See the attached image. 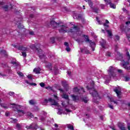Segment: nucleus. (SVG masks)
<instances>
[{
	"mask_svg": "<svg viewBox=\"0 0 130 130\" xmlns=\"http://www.w3.org/2000/svg\"><path fill=\"white\" fill-rule=\"evenodd\" d=\"M110 8H111L112 9H116V5H115V4H113V3H110Z\"/></svg>",
	"mask_w": 130,
	"mask_h": 130,
	"instance_id": "bb28decb",
	"label": "nucleus"
},
{
	"mask_svg": "<svg viewBox=\"0 0 130 130\" xmlns=\"http://www.w3.org/2000/svg\"><path fill=\"white\" fill-rule=\"evenodd\" d=\"M62 98H63L64 99H66V100H69V95L67 94H63Z\"/></svg>",
	"mask_w": 130,
	"mask_h": 130,
	"instance_id": "2f4dec72",
	"label": "nucleus"
},
{
	"mask_svg": "<svg viewBox=\"0 0 130 130\" xmlns=\"http://www.w3.org/2000/svg\"><path fill=\"white\" fill-rule=\"evenodd\" d=\"M104 26H105V30L106 31L107 30V28L109 27V25L106 24V23H104Z\"/></svg>",
	"mask_w": 130,
	"mask_h": 130,
	"instance_id": "e433bc0d",
	"label": "nucleus"
},
{
	"mask_svg": "<svg viewBox=\"0 0 130 130\" xmlns=\"http://www.w3.org/2000/svg\"><path fill=\"white\" fill-rule=\"evenodd\" d=\"M106 32L108 33V35H109V37H111L112 36V32L110 30H106Z\"/></svg>",
	"mask_w": 130,
	"mask_h": 130,
	"instance_id": "7c9ffc66",
	"label": "nucleus"
},
{
	"mask_svg": "<svg viewBox=\"0 0 130 130\" xmlns=\"http://www.w3.org/2000/svg\"><path fill=\"white\" fill-rule=\"evenodd\" d=\"M65 110L67 111V112H71V110L68 109H65Z\"/></svg>",
	"mask_w": 130,
	"mask_h": 130,
	"instance_id": "774afa93",
	"label": "nucleus"
},
{
	"mask_svg": "<svg viewBox=\"0 0 130 130\" xmlns=\"http://www.w3.org/2000/svg\"><path fill=\"white\" fill-rule=\"evenodd\" d=\"M82 37H84L85 42H91L92 40H90L89 36L86 35H82Z\"/></svg>",
	"mask_w": 130,
	"mask_h": 130,
	"instance_id": "dca6fc26",
	"label": "nucleus"
},
{
	"mask_svg": "<svg viewBox=\"0 0 130 130\" xmlns=\"http://www.w3.org/2000/svg\"><path fill=\"white\" fill-rule=\"evenodd\" d=\"M29 35H34V31H30Z\"/></svg>",
	"mask_w": 130,
	"mask_h": 130,
	"instance_id": "69168bd1",
	"label": "nucleus"
},
{
	"mask_svg": "<svg viewBox=\"0 0 130 130\" xmlns=\"http://www.w3.org/2000/svg\"><path fill=\"white\" fill-rule=\"evenodd\" d=\"M124 78L125 82H128V81H129V77L125 76Z\"/></svg>",
	"mask_w": 130,
	"mask_h": 130,
	"instance_id": "de8ad7c7",
	"label": "nucleus"
},
{
	"mask_svg": "<svg viewBox=\"0 0 130 130\" xmlns=\"http://www.w3.org/2000/svg\"><path fill=\"white\" fill-rule=\"evenodd\" d=\"M29 85H30V86H37V84L35 83H30Z\"/></svg>",
	"mask_w": 130,
	"mask_h": 130,
	"instance_id": "5fc2aeb1",
	"label": "nucleus"
},
{
	"mask_svg": "<svg viewBox=\"0 0 130 130\" xmlns=\"http://www.w3.org/2000/svg\"><path fill=\"white\" fill-rule=\"evenodd\" d=\"M37 47H38L37 45L36 46L35 44H31L30 46V48H31V49H36Z\"/></svg>",
	"mask_w": 130,
	"mask_h": 130,
	"instance_id": "c85d7f7f",
	"label": "nucleus"
},
{
	"mask_svg": "<svg viewBox=\"0 0 130 130\" xmlns=\"http://www.w3.org/2000/svg\"><path fill=\"white\" fill-rule=\"evenodd\" d=\"M0 53L4 54L6 56L8 55V53H7V51H6L5 50H2V48H0Z\"/></svg>",
	"mask_w": 130,
	"mask_h": 130,
	"instance_id": "aec40b11",
	"label": "nucleus"
},
{
	"mask_svg": "<svg viewBox=\"0 0 130 130\" xmlns=\"http://www.w3.org/2000/svg\"><path fill=\"white\" fill-rule=\"evenodd\" d=\"M40 86H41V87H42V88H44V87H45V84H44V83L43 82H41V83H40Z\"/></svg>",
	"mask_w": 130,
	"mask_h": 130,
	"instance_id": "8fccbe9b",
	"label": "nucleus"
},
{
	"mask_svg": "<svg viewBox=\"0 0 130 130\" xmlns=\"http://www.w3.org/2000/svg\"><path fill=\"white\" fill-rule=\"evenodd\" d=\"M0 105L1 107H3V108H4L5 109H8V107H7V105L4 103H0Z\"/></svg>",
	"mask_w": 130,
	"mask_h": 130,
	"instance_id": "b1692460",
	"label": "nucleus"
},
{
	"mask_svg": "<svg viewBox=\"0 0 130 130\" xmlns=\"http://www.w3.org/2000/svg\"><path fill=\"white\" fill-rule=\"evenodd\" d=\"M86 88L87 90H89V93L93 98L99 97V93H98V92L94 88V87H90L89 86H87Z\"/></svg>",
	"mask_w": 130,
	"mask_h": 130,
	"instance_id": "f03ea898",
	"label": "nucleus"
},
{
	"mask_svg": "<svg viewBox=\"0 0 130 130\" xmlns=\"http://www.w3.org/2000/svg\"><path fill=\"white\" fill-rule=\"evenodd\" d=\"M109 74L110 76L113 78H115V77H116V74L114 72V69H113V68L112 66L109 68Z\"/></svg>",
	"mask_w": 130,
	"mask_h": 130,
	"instance_id": "423d86ee",
	"label": "nucleus"
},
{
	"mask_svg": "<svg viewBox=\"0 0 130 130\" xmlns=\"http://www.w3.org/2000/svg\"><path fill=\"white\" fill-rule=\"evenodd\" d=\"M66 50L68 52L71 51V48H70V46L66 47Z\"/></svg>",
	"mask_w": 130,
	"mask_h": 130,
	"instance_id": "052dcab7",
	"label": "nucleus"
},
{
	"mask_svg": "<svg viewBox=\"0 0 130 130\" xmlns=\"http://www.w3.org/2000/svg\"><path fill=\"white\" fill-rule=\"evenodd\" d=\"M27 78H28V79H29L30 80H32V76L31 75H28Z\"/></svg>",
	"mask_w": 130,
	"mask_h": 130,
	"instance_id": "0e129e2a",
	"label": "nucleus"
},
{
	"mask_svg": "<svg viewBox=\"0 0 130 130\" xmlns=\"http://www.w3.org/2000/svg\"><path fill=\"white\" fill-rule=\"evenodd\" d=\"M17 74L19 77H24V74L21 72H17Z\"/></svg>",
	"mask_w": 130,
	"mask_h": 130,
	"instance_id": "a19ab883",
	"label": "nucleus"
},
{
	"mask_svg": "<svg viewBox=\"0 0 130 130\" xmlns=\"http://www.w3.org/2000/svg\"><path fill=\"white\" fill-rule=\"evenodd\" d=\"M114 91H115L118 98H121V91L120 90H119L117 88H115L114 89Z\"/></svg>",
	"mask_w": 130,
	"mask_h": 130,
	"instance_id": "f8f14e48",
	"label": "nucleus"
},
{
	"mask_svg": "<svg viewBox=\"0 0 130 130\" xmlns=\"http://www.w3.org/2000/svg\"><path fill=\"white\" fill-rule=\"evenodd\" d=\"M120 29L121 32H124L126 34L130 32V28L126 26H124L123 24H121L120 26Z\"/></svg>",
	"mask_w": 130,
	"mask_h": 130,
	"instance_id": "39448f33",
	"label": "nucleus"
},
{
	"mask_svg": "<svg viewBox=\"0 0 130 130\" xmlns=\"http://www.w3.org/2000/svg\"><path fill=\"white\" fill-rule=\"evenodd\" d=\"M89 43L90 47H91L92 51H94L95 50V46H96V44H95V42H92V41L91 42H89Z\"/></svg>",
	"mask_w": 130,
	"mask_h": 130,
	"instance_id": "ddd939ff",
	"label": "nucleus"
},
{
	"mask_svg": "<svg viewBox=\"0 0 130 130\" xmlns=\"http://www.w3.org/2000/svg\"><path fill=\"white\" fill-rule=\"evenodd\" d=\"M37 46L38 47L36 48V50H37L38 51L37 54H38V55H40V54H43V52L42 51V49H40V46H41V45H40V44H37Z\"/></svg>",
	"mask_w": 130,
	"mask_h": 130,
	"instance_id": "9d476101",
	"label": "nucleus"
},
{
	"mask_svg": "<svg viewBox=\"0 0 130 130\" xmlns=\"http://www.w3.org/2000/svg\"><path fill=\"white\" fill-rule=\"evenodd\" d=\"M117 55H118V56L122 58V54L120 53V52H118Z\"/></svg>",
	"mask_w": 130,
	"mask_h": 130,
	"instance_id": "13d9d810",
	"label": "nucleus"
},
{
	"mask_svg": "<svg viewBox=\"0 0 130 130\" xmlns=\"http://www.w3.org/2000/svg\"><path fill=\"white\" fill-rule=\"evenodd\" d=\"M82 101L84 102V103H88V100L86 98L82 99Z\"/></svg>",
	"mask_w": 130,
	"mask_h": 130,
	"instance_id": "09e8293b",
	"label": "nucleus"
},
{
	"mask_svg": "<svg viewBox=\"0 0 130 130\" xmlns=\"http://www.w3.org/2000/svg\"><path fill=\"white\" fill-rule=\"evenodd\" d=\"M30 125H32V126L35 127V128H32L34 129H37V128H38V125H37V124H36V123H31Z\"/></svg>",
	"mask_w": 130,
	"mask_h": 130,
	"instance_id": "393cba45",
	"label": "nucleus"
},
{
	"mask_svg": "<svg viewBox=\"0 0 130 130\" xmlns=\"http://www.w3.org/2000/svg\"><path fill=\"white\" fill-rule=\"evenodd\" d=\"M59 27H61L60 29H59V33H67L68 31L67 30V26H64V25H59Z\"/></svg>",
	"mask_w": 130,
	"mask_h": 130,
	"instance_id": "0eeeda50",
	"label": "nucleus"
},
{
	"mask_svg": "<svg viewBox=\"0 0 130 130\" xmlns=\"http://www.w3.org/2000/svg\"><path fill=\"white\" fill-rule=\"evenodd\" d=\"M126 55L127 57V61H125L123 60L122 67L125 70H127V71H130V66L127 67L128 64H129V60H130V54L129 52L127 51L126 52Z\"/></svg>",
	"mask_w": 130,
	"mask_h": 130,
	"instance_id": "f257e3e1",
	"label": "nucleus"
},
{
	"mask_svg": "<svg viewBox=\"0 0 130 130\" xmlns=\"http://www.w3.org/2000/svg\"><path fill=\"white\" fill-rule=\"evenodd\" d=\"M18 28L19 29H24V25H22L21 23H19L18 25Z\"/></svg>",
	"mask_w": 130,
	"mask_h": 130,
	"instance_id": "f704fd0d",
	"label": "nucleus"
},
{
	"mask_svg": "<svg viewBox=\"0 0 130 130\" xmlns=\"http://www.w3.org/2000/svg\"><path fill=\"white\" fill-rule=\"evenodd\" d=\"M13 7V5L10 4L9 5H5L2 8L4 11H5V12H8L9 10H12Z\"/></svg>",
	"mask_w": 130,
	"mask_h": 130,
	"instance_id": "6e6552de",
	"label": "nucleus"
},
{
	"mask_svg": "<svg viewBox=\"0 0 130 130\" xmlns=\"http://www.w3.org/2000/svg\"><path fill=\"white\" fill-rule=\"evenodd\" d=\"M104 1L107 6H108V5H110V3H111V1L110 0H104Z\"/></svg>",
	"mask_w": 130,
	"mask_h": 130,
	"instance_id": "c9c22d12",
	"label": "nucleus"
},
{
	"mask_svg": "<svg viewBox=\"0 0 130 130\" xmlns=\"http://www.w3.org/2000/svg\"><path fill=\"white\" fill-rule=\"evenodd\" d=\"M67 127L69 129L75 130V128H74V126L73 125L71 124H67Z\"/></svg>",
	"mask_w": 130,
	"mask_h": 130,
	"instance_id": "412c9836",
	"label": "nucleus"
},
{
	"mask_svg": "<svg viewBox=\"0 0 130 130\" xmlns=\"http://www.w3.org/2000/svg\"><path fill=\"white\" fill-rule=\"evenodd\" d=\"M82 91L83 93L86 92L83 87H81V89H79L78 87H75L73 88V92L75 94H79V95H81V94H82Z\"/></svg>",
	"mask_w": 130,
	"mask_h": 130,
	"instance_id": "20e7f679",
	"label": "nucleus"
},
{
	"mask_svg": "<svg viewBox=\"0 0 130 130\" xmlns=\"http://www.w3.org/2000/svg\"><path fill=\"white\" fill-rule=\"evenodd\" d=\"M108 106H109V108H111V109H114L113 106L110 105V104H108Z\"/></svg>",
	"mask_w": 130,
	"mask_h": 130,
	"instance_id": "864d4df0",
	"label": "nucleus"
},
{
	"mask_svg": "<svg viewBox=\"0 0 130 130\" xmlns=\"http://www.w3.org/2000/svg\"><path fill=\"white\" fill-rule=\"evenodd\" d=\"M78 20H82V15L79 14L77 17Z\"/></svg>",
	"mask_w": 130,
	"mask_h": 130,
	"instance_id": "603ef678",
	"label": "nucleus"
},
{
	"mask_svg": "<svg viewBox=\"0 0 130 130\" xmlns=\"http://www.w3.org/2000/svg\"><path fill=\"white\" fill-rule=\"evenodd\" d=\"M44 102L45 103H48V102H50V103H51V105H54V106H56L58 104L55 100L52 98H49L48 100L45 99Z\"/></svg>",
	"mask_w": 130,
	"mask_h": 130,
	"instance_id": "7ed1b4c3",
	"label": "nucleus"
},
{
	"mask_svg": "<svg viewBox=\"0 0 130 130\" xmlns=\"http://www.w3.org/2000/svg\"><path fill=\"white\" fill-rule=\"evenodd\" d=\"M14 94H15V92H14L13 91H10V92H9V93L10 96H13V95H14Z\"/></svg>",
	"mask_w": 130,
	"mask_h": 130,
	"instance_id": "4d7b16f0",
	"label": "nucleus"
},
{
	"mask_svg": "<svg viewBox=\"0 0 130 130\" xmlns=\"http://www.w3.org/2000/svg\"><path fill=\"white\" fill-rule=\"evenodd\" d=\"M29 103L30 105H35V104H36V102H35V101H34V100H29Z\"/></svg>",
	"mask_w": 130,
	"mask_h": 130,
	"instance_id": "a878e982",
	"label": "nucleus"
},
{
	"mask_svg": "<svg viewBox=\"0 0 130 130\" xmlns=\"http://www.w3.org/2000/svg\"><path fill=\"white\" fill-rule=\"evenodd\" d=\"M96 19L97 22L99 23V24L100 25H101V23L100 20H99V18L98 17H96Z\"/></svg>",
	"mask_w": 130,
	"mask_h": 130,
	"instance_id": "bf43d9fd",
	"label": "nucleus"
},
{
	"mask_svg": "<svg viewBox=\"0 0 130 130\" xmlns=\"http://www.w3.org/2000/svg\"><path fill=\"white\" fill-rule=\"evenodd\" d=\"M117 72L119 74H122L123 73V71H122V70L121 69H118Z\"/></svg>",
	"mask_w": 130,
	"mask_h": 130,
	"instance_id": "3c124183",
	"label": "nucleus"
},
{
	"mask_svg": "<svg viewBox=\"0 0 130 130\" xmlns=\"http://www.w3.org/2000/svg\"><path fill=\"white\" fill-rule=\"evenodd\" d=\"M88 4L89 6L90 7V8L92 9V8H93V3H92V2H91V1L89 0L88 2Z\"/></svg>",
	"mask_w": 130,
	"mask_h": 130,
	"instance_id": "72a5a7b5",
	"label": "nucleus"
},
{
	"mask_svg": "<svg viewBox=\"0 0 130 130\" xmlns=\"http://www.w3.org/2000/svg\"><path fill=\"white\" fill-rule=\"evenodd\" d=\"M71 97L72 98V100L74 101V102H77V101H79L80 98H79V96L75 95V94H72L71 95Z\"/></svg>",
	"mask_w": 130,
	"mask_h": 130,
	"instance_id": "2eb2a0df",
	"label": "nucleus"
},
{
	"mask_svg": "<svg viewBox=\"0 0 130 130\" xmlns=\"http://www.w3.org/2000/svg\"><path fill=\"white\" fill-rule=\"evenodd\" d=\"M126 37H127L128 41H129V42H130V35L126 34Z\"/></svg>",
	"mask_w": 130,
	"mask_h": 130,
	"instance_id": "e2e57ef3",
	"label": "nucleus"
},
{
	"mask_svg": "<svg viewBox=\"0 0 130 130\" xmlns=\"http://www.w3.org/2000/svg\"><path fill=\"white\" fill-rule=\"evenodd\" d=\"M64 45L65 46H67V47H68L69 46V43L67 42H65L64 43Z\"/></svg>",
	"mask_w": 130,
	"mask_h": 130,
	"instance_id": "6e6d98bb",
	"label": "nucleus"
},
{
	"mask_svg": "<svg viewBox=\"0 0 130 130\" xmlns=\"http://www.w3.org/2000/svg\"><path fill=\"white\" fill-rule=\"evenodd\" d=\"M119 36H115V41H119Z\"/></svg>",
	"mask_w": 130,
	"mask_h": 130,
	"instance_id": "79ce46f5",
	"label": "nucleus"
},
{
	"mask_svg": "<svg viewBox=\"0 0 130 130\" xmlns=\"http://www.w3.org/2000/svg\"><path fill=\"white\" fill-rule=\"evenodd\" d=\"M62 85L63 87L66 88V91H69V85L67 84V82L66 81H62Z\"/></svg>",
	"mask_w": 130,
	"mask_h": 130,
	"instance_id": "a211bd4d",
	"label": "nucleus"
},
{
	"mask_svg": "<svg viewBox=\"0 0 130 130\" xmlns=\"http://www.w3.org/2000/svg\"><path fill=\"white\" fill-rule=\"evenodd\" d=\"M50 41L53 44L55 42V38L52 37L50 38Z\"/></svg>",
	"mask_w": 130,
	"mask_h": 130,
	"instance_id": "cd10ccee",
	"label": "nucleus"
},
{
	"mask_svg": "<svg viewBox=\"0 0 130 130\" xmlns=\"http://www.w3.org/2000/svg\"><path fill=\"white\" fill-rule=\"evenodd\" d=\"M21 53L23 57H26V56H27V53H26V52H22Z\"/></svg>",
	"mask_w": 130,
	"mask_h": 130,
	"instance_id": "37998d69",
	"label": "nucleus"
},
{
	"mask_svg": "<svg viewBox=\"0 0 130 130\" xmlns=\"http://www.w3.org/2000/svg\"><path fill=\"white\" fill-rule=\"evenodd\" d=\"M16 127H17V128H18V129H19V130L21 129V125H20V124H19V123H17V124H16Z\"/></svg>",
	"mask_w": 130,
	"mask_h": 130,
	"instance_id": "49530a36",
	"label": "nucleus"
},
{
	"mask_svg": "<svg viewBox=\"0 0 130 130\" xmlns=\"http://www.w3.org/2000/svg\"><path fill=\"white\" fill-rule=\"evenodd\" d=\"M46 68H47V69H49L50 71H52V64H51V63H49L48 64H47L46 66Z\"/></svg>",
	"mask_w": 130,
	"mask_h": 130,
	"instance_id": "4be33fe9",
	"label": "nucleus"
},
{
	"mask_svg": "<svg viewBox=\"0 0 130 130\" xmlns=\"http://www.w3.org/2000/svg\"><path fill=\"white\" fill-rule=\"evenodd\" d=\"M18 50H21L22 51H27L28 48L27 47H25L23 46L20 45L18 47Z\"/></svg>",
	"mask_w": 130,
	"mask_h": 130,
	"instance_id": "f3484780",
	"label": "nucleus"
},
{
	"mask_svg": "<svg viewBox=\"0 0 130 130\" xmlns=\"http://www.w3.org/2000/svg\"><path fill=\"white\" fill-rule=\"evenodd\" d=\"M39 57L40 58V59H42V58H45V57H46V56H45V55L44 54H40L39 55Z\"/></svg>",
	"mask_w": 130,
	"mask_h": 130,
	"instance_id": "473e14b6",
	"label": "nucleus"
},
{
	"mask_svg": "<svg viewBox=\"0 0 130 130\" xmlns=\"http://www.w3.org/2000/svg\"><path fill=\"white\" fill-rule=\"evenodd\" d=\"M100 44L103 48H104L105 49H106V41H105V40H102L100 42Z\"/></svg>",
	"mask_w": 130,
	"mask_h": 130,
	"instance_id": "4468645a",
	"label": "nucleus"
},
{
	"mask_svg": "<svg viewBox=\"0 0 130 130\" xmlns=\"http://www.w3.org/2000/svg\"><path fill=\"white\" fill-rule=\"evenodd\" d=\"M26 127L27 129H31L32 128H35L32 126V125H30L29 126H26Z\"/></svg>",
	"mask_w": 130,
	"mask_h": 130,
	"instance_id": "58836bf2",
	"label": "nucleus"
},
{
	"mask_svg": "<svg viewBox=\"0 0 130 130\" xmlns=\"http://www.w3.org/2000/svg\"><path fill=\"white\" fill-rule=\"evenodd\" d=\"M41 71V69H40V68H35L34 69V73H36V74H40Z\"/></svg>",
	"mask_w": 130,
	"mask_h": 130,
	"instance_id": "6ab92c4d",
	"label": "nucleus"
},
{
	"mask_svg": "<svg viewBox=\"0 0 130 130\" xmlns=\"http://www.w3.org/2000/svg\"><path fill=\"white\" fill-rule=\"evenodd\" d=\"M100 7L102 10H104V9H105V5L101 4L100 5Z\"/></svg>",
	"mask_w": 130,
	"mask_h": 130,
	"instance_id": "ea45409f",
	"label": "nucleus"
},
{
	"mask_svg": "<svg viewBox=\"0 0 130 130\" xmlns=\"http://www.w3.org/2000/svg\"><path fill=\"white\" fill-rule=\"evenodd\" d=\"M50 25L53 28H57L59 27V23L54 21V20H51L50 21Z\"/></svg>",
	"mask_w": 130,
	"mask_h": 130,
	"instance_id": "1a4fd4ad",
	"label": "nucleus"
},
{
	"mask_svg": "<svg viewBox=\"0 0 130 130\" xmlns=\"http://www.w3.org/2000/svg\"><path fill=\"white\" fill-rule=\"evenodd\" d=\"M73 29H75L77 31H78L80 30V28L79 27H78L77 26H76V25H74Z\"/></svg>",
	"mask_w": 130,
	"mask_h": 130,
	"instance_id": "c03bdc74",
	"label": "nucleus"
},
{
	"mask_svg": "<svg viewBox=\"0 0 130 130\" xmlns=\"http://www.w3.org/2000/svg\"><path fill=\"white\" fill-rule=\"evenodd\" d=\"M118 126L121 130H125V127L124 126V123L119 122L118 123Z\"/></svg>",
	"mask_w": 130,
	"mask_h": 130,
	"instance_id": "9b49d317",
	"label": "nucleus"
},
{
	"mask_svg": "<svg viewBox=\"0 0 130 130\" xmlns=\"http://www.w3.org/2000/svg\"><path fill=\"white\" fill-rule=\"evenodd\" d=\"M16 110H17L18 113H21V115H24V114L25 113L24 112V110H18L17 108H16Z\"/></svg>",
	"mask_w": 130,
	"mask_h": 130,
	"instance_id": "c756f323",
	"label": "nucleus"
},
{
	"mask_svg": "<svg viewBox=\"0 0 130 130\" xmlns=\"http://www.w3.org/2000/svg\"><path fill=\"white\" fill-rule=\"evenodd\" d=\"M11 63L12 64H15V66H18V63H17V62H16V61H12Z\"/></svg>",
	"mask_w": 130,
	"mask_h": 130,
	"instance_id": "680f3d73",
	"label": "nucleus"
},
{
	"mask_svg": "<svg viewBox=\"0 0 130 130\" xmlns=\"http://www.w3.org/2000/svg\"><path fill=\"white\" fill-rule=\"evenodd\" d=\"M92 11L94 12V13H96V14H98V12L99 11V8H91Z\"/></svg>",
	"mask_w": 130,
	"mask_h": 130,
	"instance_id": "5701e85b",
	"label": "nucleus"
},
{
	"mask_svg": "<svg viewBox=\"0 0 130 130\" xmlns=\"http://www.w3.org/2000/svg\"><path fill=\"white\" fill-rule=\"evenodd\" d=\"M126 25H129L130 24V21H126L125 22Z\"/></svg>",
	"mask_w": 130,
	"mask_h": 130,
	"instance_id": "338daca9",
	"label": "nucleus"
},
{
	"mask_svg": "<svg viewBox=\"0 0 130 130\" xmlns=\"http://www.w3.org/2000/svg\"><path fill=\"white\" fill-rule=\"evenodd\" d=\"M84 51L86 54H89V53H90V51L87 49H85Z\"/></svg>",
	"mask_w": 130,
	"mask_h": 130,
	"instance_id": "a18cd8bd",
	"label": "nucleus"
},
{
	"mask_svg": "<svg viewBox=\"0 0 130 130\" xmlns=\"http://www.w3.org/2000/svg\"><path fill=\"white\" fill-rule=\"evenodd\" d=\"M106 56H109V57H110V56H111V52H106Z\"/></svg>",
	"mask_w": 130,
	"mask_h": 130,
	"instance_id": "4c0bfd02",
	"label": "nucleus"
}]
</instances>
